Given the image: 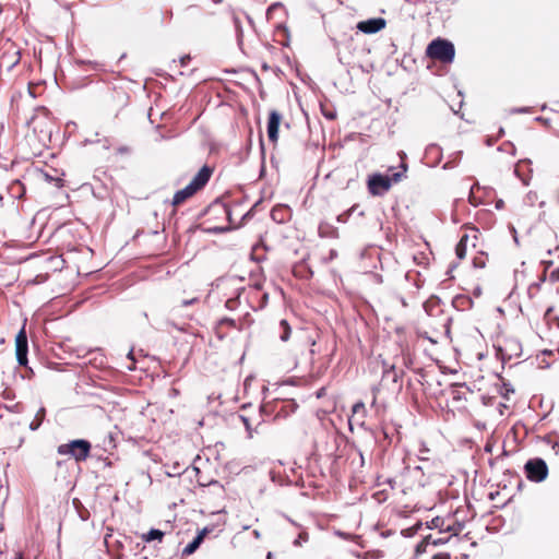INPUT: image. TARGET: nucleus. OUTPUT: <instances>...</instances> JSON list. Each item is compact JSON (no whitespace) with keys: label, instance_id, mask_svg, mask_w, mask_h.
I'll list each match as a JSON object with an SVG mask.
<instances>
[{"label":"nucleus","instance_id":"obj_1","mask_svg":"<svg viewBox=\"0 0 559 559\" xmlns=\"http://www.w3.org/2000/svg\"><path fill=\"white\" fill-rule=\"evenodd\" d=\"M427 319L424 321L425 330L421 335L436 344L441 335L448 334L450 331V318L445 314L440 306V300L436 297L429 298L424 304Z\"/></svg>","mask_w":559,"mask_h":559},{"label":"nucleus","instance_id":"obj_2","mask_svg":"<svg viewBox=\"0 0 559 559\" xmlns=\"http://www.w3.org/2000/svg\"><path fill=\"white\" fill-rule=\"evenodd\" d=\"M214 173V168L204 165L198 174L192 178V180L183 189L178 190L171 200V205L175 209H178L182 204H185L188 200H190L193 195H195L199 191H201L209 180L211 179Z\"/></svg>","mask_w":559,"mask_h":559},{"label":"nucleus","instance_id":"obj_3","mask_svg":"<svg viewBox=\"0 0 559 559\" xmlns=\"http://www.w3.org/2000/svg\"><path fill=\"white\" fill-rule=\"evenodd\" d=\"M407 164L402 162L400 165V171L394 173L391 177L382 174H373L369 176L367 180L368 192L373 195H382L388 192L392 183H397L406 177Z\"/></svg>","mask_w":559,"mask_h":559},{"label":"nucleus","instance_id":"obj_4","mask_svg":"<svg viewBox=\"0 0 559 559\" xmlns=\"http://www.w3.org/2000/svg\"><path fill=\"white\" fill-rule=\"evenodd\" d=\"M426 56L441 63H451L455 57V48L450 40L438 37L427 46Z\"/></svg>","mask_w":559,"mask_h":559},{"label":"nucleus","instance_id":"obj_5","mask_svg":"<svg viewBox=\"0 0 559 559\" xmlns=\"http://www.w3.org/2000/svg\"><path fill=\"white\" fill-rule=\"evenodd\" d=\"M92 444L84 439L72 440L68 443H62L57 448L60 455H69L76 462H84L91 454Z\"/></svg>","mask_w":559,"mask_h":559},{"label":"nucleus","instance_id":"obj_6","mask_svg":"<svg viewBox=\"0 0 559 559\" xmlns=\"http://www.w3.org/2000/svg\"><path fill=\"white\" fill-rule=\"evenodd\" d=\"M496 348L503 364L520 358L523 352L521 342L516 337L508 335L498 340Z\"/></svg>","mask_w":559,"mask_h":559},{"label":"nucleus","instance_id":"obj_7","mask_svg":"<svg viewBox=\"0 0 559 559\" xmlns=\"http://www.w3.org/2000/svg\"><path fill=\"white\" fill-rule=\"evenodd\" d=\"M27 335L25 330L22 329L15 336V356L19 365L25 368V374L23 377L31 379L34 376V371L31 367L27 366Z\"/></svg>","mask_w":559,"mask_h":559},{"label":"nucleus","instance_id":"obj_8","mask_svg":"<svg viewBox=\"0 0 559 559\" xmlns=\"http://www.w3.org/2000/svg\"><path fill=\"white\" fill-rule=\"evenodd\" d=\"M526 477L532 481H543L548 475V467L544 460H528L524 466Z\"/></svg>","mask_w":559,"mask_h":559},{"label":"nucleus","instance_id":"obj_9","mask_svg":"<svg viewBox=\"0 0 559 559\" xmlns=\"http://www.w3.org/2000/svg\"><path fill=\"white\" fill-rule=\"evenodd\" d=\"M282 121V115L277 110H271L267 121V138L273 144L278 140V128Z\"/></svg>","mask_w":559,"mask_h":559},{"label":"nucleus","instance_id":"obj_10","mask_svg":"<svg viewBox=\"0 0 559 559\" xmlns=\"http://www.w3.org/2000/svg\"><path fill=\"white\" fill-rule=\"evenodd\" d=\"M386 22L383 17L369 19L367 21H360L357 24V28L365 34H374L383 29Z\"/></svg>","mask_w":559,"mask_h":559},{"label":"nucleus","instance_id":"obj_11","mask_svg":"<svg viewBox=\"0 0 559 559\" xmlns=\"http://www.w3.org/2000/svg\"><path fill=\"white\" fill-rule=\"evenodd\" d=\"M367 417V408L364 402H357L354 404L352 409V416L349 417V425L356 424L358 426L365 425Z\"/></svg>","mask_w":559,"mask_h":559},{"label":"nucleus","instance_id":"obj_12","mask_svg":"<svg viewBox=\"0 0 559 559\" xmlns=\"http://www.w3.org/2000/svg\"><path fill=\"white\" fill-rule=\"evenodd\" d=\"M210 532L211 530L207 527L202 528L193 538V540L183 548L182 555L190 556L193 552H195V550L200 547V545L203 543L204 538L207 536Z\"/></svg>","mask_w":559,"mask_h":559},{"label":"nucleus","instance_id":"obj_13","mask_svg":"<svg viewBox=\"0 0 559 559\" xmlns=\"http://www.w3.org/2000/svg\"><path fill=\"white\" fill-rule=\"evenodd\" d=\"M271 217L274 222L283 224L290 218V210L287 205L278 204L272 209Z\"/></svg>","mask_w":559,"mask_h":559},{"label":"nucleus","instance_id":"obj_14","mask_svg":"<svg viewBox=\"0 0 559 559\" xmlns=\"http://www.w3.org/2000/svg\"><path fill=\"white\" fill-rule=\"evenodd\" d=\"M206 214L207 215H224V217L228 224H231L234 222L233 217H231V211L229 210V207L227 205L222 204V203L212 204L207 209Z\"/></svg>","mask_w":559,"mask_h":559},{"label":"nucleus","instance_id":"obj_15","mask_svg":"<svg viewBox=\"0 0 559 559\" xmlns=\"http://www.w3.org/2000/svg\"><path fill=\"white\" fill-rule=\"evenodd\" d=\"M290 333L292 328L288 321L285 319L281 320L275 328V334L280 337L281 341L286 342L288 341Z\"/></svg>","mask_w":559,"mask_h":559},{"label":"nucleus","instance_id":"obj_16","mask_svg":"<svg viewBox=\"0 0 559 559\" xmlns=\"http://www.w3.org/2000/svg\"><path fill=\"white\" fill-rule=\"evenodd\" d=\"M431 524L432 527L439 528L440 531L452 532L453 535H456L460 532L459 527L454 528L451 524L445 525V520L439 516L432 519Z\"/></svg>","mask_w":559,"mask_h":559},{"label":"nucleus","instance_id":"obj_17","mask_svg":"<svg viewBox=\"0 0 559 559\" xmlns=\"http://www.w3.org/2000/svg\"><path fill=\"white\" fill-rule=\"evenodd\" d=\"M469 239L468 234H463L460 241L455 247V254L460 260H463L466 257V246Z\"/></svg>","mask_w":559,"mask_h":559},{"label":"nucleus","instance_id":"obj_18","mask_svg":"<svg viewBox=\"0 0 559 559\" xmlns=\"http://www.w3.org/2000/svg\"><path fill=\"white\" fill-rule=\"evenodd\" d=\"M194 472H195V481L198 483L199 486H201V487L216 486V487L222 488V485L219 484L218 480H215V479L207 480V479L203 478V476L201 475V472L198 467H194Z\"/></svg>","mask_w":559,"mask_h":559},{"label":"nucleus","instance_id":"obj_19","mask_svg":"<svg viewBox=\"0 0 559 559\" xmlns=\"http://www.w3.org/2000/svg\"><path fill=\"white\" fill-rule=\"evenodd\" d=\"M164 537V532L160 530L152 528L148 533L142 535V539L146 543L153 542V540H159L162 542Z\"/></svg>","mask_w":559,"mask_h":559},{"label":"nucleus","instance_id":"obj_20","mask_svg":"<svg viewBox=\"0 0 559 559\" xmlns=\"http://www.w3.org/2000/svg\"><path fill=\"white\" fill-rule=\"evenodd\" d=\"M401 372H399L396 369H395V366L392 365L389 369H384L383 370V378H391L393 382H397L399 381V378L401 377Z\"/></svg>","mask_w":559,"mask_h":559},{"label":"nucleus","instance_id":"obj_21","mask_svg":"<svg viewBox=\"0 0 559 559\" xmlns=\"http://www.w3.org/2000/svg\"><path fill=\"white\" fill-rule=\"evenodd\" d=\"M240 420L242 421L243 426L246 427L247 431H248V436L251 438L252 437V432H253V428H252V423H251V419L245 415H240L239 416ZM261 423L259 421L257 424V426H260ZM258 427L254 428V430H257Z\"/></svg>","mask_w":559,"mask_h":559},{"label":"nucleus","instance_id":"obj_22","mask_svg":"<svg viewBox=\"0 0 559 559\" xmlns=\"http://www.w3.org/2000/svg\"><path fill=\"white\" fill-rule=\"evenodd\" d=\"M218 328L219 329H223V328L238 329L236 321L234 319H231V318H223V319H221L219 322H218Z\"/></svg>","mask_w":559,"mask_h":559},{"label":"nucleus","instance_id":"obj_23","mask_svg":"<svg viewBox=\"0 0 559 559\" xmlns=\"http://www.w3.org/2000/svg\"><path fill=\"white\" fill-rule=\"evenodd\" d=\"M308 540H309V534L306 531H301V532H299L294 544L296 546H302L305 543H308Z\"/></svg>","mask_w":559,"mask_h":559},{"label":"nucleus","instance_id":"obj_24","mask_svg":"<svg viewBox=\"0 0 559 559\" xmlns=\"http://www.w3.org/2000/svg\"><path fill=\"white\" fill-rule=\"evenodd\" d=\"M45 414H46V411L44 407H41L36 414L37 424L36 425H34L33 423L31 424L32 429H36L40 425V423L44 420Z\"/></svg>","mask_w":559,"mask_h":559},{"label":"nucleus","instance_id":"obj_25","mask_svg":"<svg viewBox=\"0 0 559 559\" xmlns=\"http://www.w3.org/2000/svg\"><path fill=\"white\" fill-rule=\"evenodd\" d=\"M56 466H57L58 469L63 472L62 477L64 478L66 477V473L68 472V462L63 461V460H59V461H57Z\"/></svg>","mask_w":559,"mask_h":559},{"label":"nucleus","instance_id":"obj_26","mask_svg":"<svg viewBox=\"0 0 559 559\" xmlns=\"http://www.w3.org/2000/svg\"><path fill=\"white\" fill-rule=\"evenodd\" d=\"M546 319H547V321H548V323H549V324H552L554 322H556V324H557V326H558V329H559V318L552 317V314H551V311H550V310H548V311L546 312Z\"/></svg>","mask_w":559,"mask_h":559},{"label":"nucleus","instance_id":"obj_27","mask_svg":"<svg viewBox=\"0 0 559 559\" xmlns=\"http://www.w3.org/2000/svg\"><path fill=\"white\" fill-rule=\"evenodd\" d=\"M473 264L475 267H484L485 266V259L484 257H475L473 260Z\"/></svg>","mask_w":559,"mask_h":559},{"label":"nucleus","instance_id":"obj_28","mask_svg":"<svg viewBox=\"0 0 559 559\" xmlns=\"http://www.w3.org/2000/svg\"><path fill=\"white\" fill-rule=\"evenodd\" d=\"M414 261L418 264H428L427 257L424 253H420L419 257L415 255Z\"/></svg>","mask_w":559,"mask_h":559},{"label":"nucleus","instance_id":"obj_29","mask_svg":"<svg viewBox=\"0 0 559 559\" xmlns=\"http://www.w3.org/2000/svg\"><path fill=\"white\" fill-rule=\"evenodd\" d=\"M47 280V275H43V274H38L36 277H35V283L39 284V283H43Z\"/></svg>","mask_w":559,"mask_h":559},{"label":"nucleus","instance_id":"obj_30","mask_svg":"<svg viewBox=\"0 0 559 559\" xmlns=\"http://www.w3.org/2000/svg\"><path fill=\"white\" fill-rule=\"evenodd\" d=\"M195 301H197V298L183 299V300L181 301V305H182V306H189V305H192V304H193V302H195Z\"/></svg>","mask_w":559,"mask_h":559},{"label":"nucleus","instance_id":"obj_31","mask_svg":"<svg viewBox=\"0 0 559 559\" xmlns=\"http://www.w3.org/2000/svg\"><path fill=\"white\" fill-rule=\"evenodd\" d=\"M554 154L559 158V140L552 146Z\"/></svg>","mask_w":559,"mask_h":559},{"label":"nucleus","instance_id":"obj_32","mask_svg":"<svg viewBox=\"0 0 559 559\" xmlns=\"http://www.w3.org/2000/svg\"><path fill=\"white\" fill-rule=\"evenodd\" d=\"M504 206V202L502 200H498L496 203V209L500 210Z\"/></svg>","mask_w":559,"mask_h":559},{"label":"nucleus","instance_id":"obj_33","mask_svg":"<svg viewBox=\"0 0 559 559\" xmlns=\"http://www.w3.org/2000/svg\"><path fill=\"white\" fill-rule=\"evenodd\" d=\"M214 229H218V230H224L227 228V225H222V226H215L213 227Z\"/></svg>","mask_w":559,"mask_h":559},{"label":"nucleus","instance_id":"obj_34","mask_svg":"<svg viewBox=\"0 0 559 559\" xmlns=\"http://www.w3.org/2000/svg\"><path fill=\"white\" fill-rule=\"evenodd\" d=\"M352 210H353V209H350L347 213H345V214H343V215H340V216H338V221H343V216H345V215H346V216H348V215L350 214Z\"/></svg>","mask_w":559,"mask_h":559},{"label":"nucleus","instance_id":"obj_35","mask_svg":"<svg viewBox=\"0 0 559 559\" xmlns=\"http://www.w3.org/2000/svg\"><path fill=\"white\" fill-rule=\"evenodd\" d=\"M189 59H190V57H189V56H188V57H186V58H182V59H181V63H182V64H186L187 60H189Z\"/></svg>","mask_w":559,"mask_h":559},{"label":"nucleus","instance_id":"obj_36","mask_svg":"<svg viewBox=\"0 0 559 559\" xmlns=\"http://www.w3.org/2000/svg\"><path fill=\"white\" fill-rule=\"evenodd\" d=\"M325 117H328V118H330V119H334V118H335V116H334V115H332L331 112H328V114L325 115Z\"/></svg>","mask_w":559,"mask_h":559},{"label":"nucleus","instance_id":"obj_37","mask_svg":"<svg viewBox=\"0 0 559 559\" xmlns=\"http://www.w3.org/2000/svg\"><path fill=\"white\" fill-rule=\"evenodd\" d=\"M325 117H328V118H330V119H334V118H335V116H334V115H332L331 112H328V114L325 115Z\"/></svg>","mask_w":559,"mask_h":559},{"label":"nucleus","instance_id":"obj_38","mask_svg":"<svg viewBox=\"0 0 559 559\" xmlns=\"http://www.w3.org/2000/svg\"><path fill=\"white\" fill-rule=\"evenodd\" d=\"M416 507H417V503H415L414 506L405 504V508H409V509H415Z\"/></svg>","mask_w":559,"mask_h":559},{"label":"nucleus","instance_id":"obj_39","mask_svg":"<svg viewBox=\"0 0 559 559\" xmlns=\"http://www.w3.org/2000/svg\"><path fill=\"white\" fill-rule=\"evenodd\" d=\"M266 559H273V554L272 552H267Z\"/></svg>","mask_w":559,"mask_h":559},{"label":"nucleus","instance_id":"obj_40","mask_svg":"<svg viewBox=\"0 0 559 559\" xmlns=\"http://www.w3.org/2000/svg\"><path fill=\"white\" fill-rule=\"evenodd\" d=\"M472 231L475 233L474 238H477L476 233L478 231L477 228H471Z\"/></svg>","mask_w":559,"mask_h":559}]
</instances>
